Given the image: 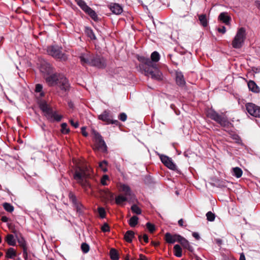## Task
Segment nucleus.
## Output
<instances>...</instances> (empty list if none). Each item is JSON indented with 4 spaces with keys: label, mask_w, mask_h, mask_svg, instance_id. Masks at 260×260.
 Listing matches in <instances>:
<instances>
[{
    "label": "nucleus",
    "mask_w": 260,
    "mask_h": 260,
    "mask_svg": "<svg viewBox=\"0 0 260 260\" xmlns=\"http://www.w3.org/2000/svg\"><path fill=\"white\" fill-rule=\"evenodd\" d=\"M160 58L159 53L154 51L151 55V60L149 58L141 57L140 60L144 63L143 69L145 75L150 76L152 79L156 80H162V73L157 69L155 62Z\"/></svg>",
    "instance_id": "obj_1"
},
{
    "label": "nucleus",
    "mask_w": 260,
    "mask_h": 260,
    "mask_svg": "<svg viewBox=\"0 0 260 260\" xmlns=\"http://www.w3.org/2000/svg\"><path fill=\"white\" fill-rule=\"evenodd\" d=\"M90 171L84 166H77L75 169L74 179L85 190L90 187L88 178L90 176Z\"/></svg>",
    "instance_id": "obj_2"
},
{
    "label": "nucleus",
    "mask_w": 260,
    "mask_h": 260,
    "mask_svg": "<svg viewBox=\"0 0 260 260\" xmlns=\"http://www.w3.org/2000/svg\"><path fill=\"white\" fill-rule=\"evenodd\" d=\"M46 81L49 86H58L61 90L67 91L69 90L70 85L67 79L62 75L53 73L48 75Z\"/></svg>",
    "instance_id": "obj_3"
},
{
    "label": "nucleus",
    "mask_w": 260,
    "mask_h": 260,
    "mask_svg": "<svg viewBox=\"0 0 260 260\" xmlns=\"http://www.w3.org/2000/svg\"><path fill=\"white\" fill-rule=\"evenodd\" d=\"M207 116L215 121L223 127L228 126L230 122L224 114L220 115L212 109H208L206 111Z\"/></svg>",
    "instance_id": "obj_4"
},
{
    "label": "nucleus",
    "mask_w": 260,
    "mask_h": 260,
    "mask_svg": "<svg viewBox=\"0 0 260 260\" xmlns=\"http://www.w3.org/2000/svg\"><path fill=\"white\" fill-rule=\"evenodd\" d=\"M246 36L245 29L244 27L239 28L232 42L233 47L236 49L241 48L244 43Z\"/></svg>",
    "instance_id": "obj_5"
},
{
    "label": "nucleus",
    "mask_w": 260,
    "mask_h": 260,
    "mask_svg": "<svg viewBox=\"0 0 260 260\" xmlns=\"http://www.w3.org/2000/svg\"><path fill=\"white\" fill-rule=\"evenodd\" d=\"M47 52L49 55L61 61H65L68 58L67 55L62 52V48L57 46L48 47Z\"/></svg>",
    "instance_id": "obj_6"
},
{
    "label": "nucleus",
    "mask_w": 260,
    "mask_h": 260,
    "mask_svg": "<svg viewBox=\"0 0 260 260\" xmlns=\"http://www.w3.org/2000/svg\"><path fill=\"white\" fill-rule=\"evenodd\" d=\"M92 134L93 135V138L96 143L97 148L102 151H106L107 146L100 134L94 129L92 130Z\"/></svg>",
    "instance_id": "obj_7"
},
{
    "label": "nucleus",
    "mask_w": 260,
    "mask_h": 260,
    "mask_svg": "<svg viewBox=\"0 0 260 260\" xmlns=\"http://www.w3.org/2000/svg\"><path fill=\"white\" fill-rule=\"evenodd\" d=\"M246 109L248 113L255 117L260 118V107L254 104L249 103L246 104Z\"/></svg>",
    "instance_id": "obj_8"
},
{
    "label": "nucleus",
    "mask_w": 260,
    "mask_h": 260,
    "mask_svg": "<svg viewBox=\"0 0 260 260\" xmlns=\"http://www.w3.org/2000/svg\"><path fill=\"white\" fill-rule=\"evenodd\" d=\"M112 116L110 114L109 111H104L101 114L99 115V119L105 121L107 124H115L117 125L119 123L118 121L117 120H112Z\"/></svg>",
    "instance_id": "obj_9"
},
{
    "label": "nucleus",
    "mask_w": 260,
    "mask_h": 260,
    "mask_svg": "<svg viewBox=\"0 0 260 260\" xmlns=\"http://www.w3.org/2000/svg\"><path fill=\"white\" fill-rule=\"evenodd\" d=\"M90 66L103 68L106 67V61L104 58L99 56H92Z\"/></svg>",
    "instance_id": "obj_10"
},
{
    "label": "nucleus",
    "mask_w": 260,
    "mask_h": 260,
    "mask_svg": "<svg viewBox=\"0 0 260 260\" xmlns=\"http://www.w3.org/2000/svg\"><path fill=\"white\" fill-rule=\"evenodd\" d=\"M160 159L162 162L170 169L172 170L176 169V166L171 158L166 155H162L160 156Z\"/></svg>",
    "instance_id": "obj_11"
},
{
    "label": "nucleus",
    "mask_w": 260,
    "mask_h": 260,
    "mask_svg": "<svg viewBox=\"0 0 260 260\" xmlns=\"http://www.w3.org/2000/svg\"><path fill=\"white\" fill-rule=\"evenodd\" d=\"M38 104L41 110L44 112V115L46 117L47 115L49 116V113L52 110V109L47 104L46 102L44 100H40L38 102Z\"/></svg>",
    "instance_id": "obj_12"
},
{
    "label": "nucleus",
    "mask_w": 260,
    "mask_h": 260,
    "mask_svg": "<svg viewBox=\"0 0 260 260\" xmlns=\"http://www.w3.org/2000/svg\"><path fill=\"white\" fill-rule=\"evenodd\" d=\"M92 56L90 53L86 52L85 53H82L80 56V61L82 64L85 65L88 64L90 65L91 62V58Z\"/></svg>",
    "instance_id": "obj_13"
},
{
    "label": "nucleus",
    "mask_w": 260,
    "mask_h": 260,
    "mask_svg": "<svg viewBox=\"0 0 260 260\" xmlns=\"http://www.w3.org/2000/svg\"><path fill=\"white\" fill-rule=\"evenodd\" d=\"M165 238L167 243L173 244L175 242H179V239L181 238V236L177 234L171 235L169 233H167L165 234Z\"/></svg>",
    "instance_id": "obj_14"
},
{
    "label": "nucleus",
    "mask_w": 260,
    "mask_h": 260,
    "mask_svg": "<svg viewBox=\"0 0 260 260\" xmlns=\"http://www.w3.org/2000/svg\"><path fill=\"white\" fill-rule=\"evenodd\" d=\"M40 70L42 73H44L48 75L53 73V69L52 66L47 62H44L41 64Z\"/></svg>",
    "instance_id": "obj_15"
},
{
    "label": "nucleus",
    "mask_w": 260,
    "mask_h": 260,
    "mask_svg": "<svg viewBox=\"0 0 260 260\" xmlns=\"http://www.w3.org/2000/svg\"><path fill=\"white\" fill-rule=\"evenodd\" d=\"M109 8L114 14L116 15L120 14L123 11L122 7L118 4H111L109 6Z\"/></svg>",
    "instance_id": "obj_16"
},
{
    "label": "nucleus",
    "mask_w": 260,
    "mask_h": 260,
    "mask_svg": "<svg viewBox=\"0 0 260 260\" xmlns=\"http://www.w3.org/2000/svg\"><path fill=\"white\" fill-rule=\"evenodd\" d=\"M49 116L47 115L46 118L50 121H59L62 118V116L58 114L56 112L53 111L52 110L49 113Z\"/></svg>",
    "instance_id": "obj_17"
},
{
    "label": "nucleus",
    "mask_w": 260,
    "mask_h": 260,
    "mask_svg": "<svg viewBox=\"0 0 260 260\" xmlns=\"http://www.w3.org/2000/svg\"><path fill=\"white\" fill-rule=\"evenodd\" d=\"M218 19L225 24L229 25L231 20V18L228 15V13L222 12L219 14Z\"/></svg>",
    "instance_id": "obj_18"
},
{
    "label": "nucleus",
    "mask_w": 260,
    "mask_h": 260,
    "mask_svg": "<svg viewBox=\"0 0 260 260\" xmlns=\"http://www.w3.org/2000/svg\"><path fill=\"white\" fill-rule=\"evenodd\" d=\"M176 81L178 85L183 86L185 84L184 76L181 72H177L176 76Z\"/></svg>",
    "instance_id": "obj_19"
},
{
    "label": "nucleus",
    "mask_w": 260,
    "mask_h": 260,
    "mask_svg": "<svg viewBox=\"0 0 260 260\" xmlns=\"http://www.w3.org/2000/svg\"><path fill=\"white\" fill-rule=\"evenodd\" d=\"M178 242H179L184 248L188 249L190 251H193V248L190 245L188 241L182 236H181V238L179 239Z\"/></svg>",
    "instance_id": "obj_20"
},
{
    "label": "nucleus",
    "mask_w": 260,
    "mask_h": 260,
    "mask_svg": "<svg viewBox=\"0 0 260 260\" xmlns=\"http://www.w3.org/2000/svg\"><path fill=\"white\" fill-rule=\"evenodd\" d=\"M248 86L249 89L253 92L258 93L259 92V87L253 81L250 80L248 83Z\"/></svg>",
    "instance_id": "obj_21"
},
{
    "label": "nucleus",
    "mask_w": 260,
    "mask_h": 260,
    "mask_svg": "<svg viewBox=\"0 0 260 260\" xmlns=\"http://www.w3.org/2000/svg\"><path fill=\"white\" fill-rule=\"evenodd\" d=\"M1 220L4 222H8V226L9 229L11 230L13 233H15V225L12 222H10L11 220L7 217L5 216H2Z\"/></svg>",
    "instance_id": "obj_22"
},
{
    "label": "nucleus",
    "mask_w": 260,
    "mask_h": 260,
    "mask_svg": "<svg viewBox=\"0 0 260 260\" xmlns=\"http://www.w3.org/2000/svg\"><path fill=\"white\" fill-rule=\"evenodd\" d=\"M6 242L11 246H15L16 245V241L14 236L12 234H8L5 238Z\"/></svg>",
    "instance_id": "obj_23"
},
{
    "label": "nucleus",
    "mask_w": 260,
    "mask_h": 260,
    "mask_svg": "<svg viewBox=\"0 0 260 260\" xmlns=\"http://www.w3.org/2000/svg\"><path fill=\"white\" fill-rule=\"evenodd\" d=\"M134 235L135 233L133 231H128L125 234L124 238L126 242L131 243L132 241L133 238L134 237Z\"/></svg>",
    "instance_id": "obj_24"
},
{
    "label": "nucleus",
    "mask_w": 260,
    "mask_h": 260,
    "mask_svg": "<svg viewBox=\"0 0 260 260\" xmlns=\"http://www.w3.org/2000/svg\"><path fill=\"white\" fill-rule=\"evenodd\" d=\"M17 242L19 243V246L24 249V248H27V243L24 238L21 236L20 237H17Z\"/></svg>",
    "instance_id": "obj_25"
},
{
    "label": "nucleus",
    "mask_w": 260,
    "mask_h": 260,
    "mask_svg": "<svg viewBox=\"0 0 260 260\" xmlns=\"http://www.w3.org/2000/svg\"><path fill=\"white\" fill-rule=\"evenodd\" d=\"M16 256V252L13 248H9L7 252L6 257L9 258H14Z\"/></svg>",
    "instance_id": "obj_26"
},
{
    "label": "nucleus",
    "mask_w": 260,
    "mask_h": 260,
    "mask_svg": "<svg viewBox=\"0 0 260 260\" xmlns=\"http://www.w3.org/2000/svg\"><path fill=\"white\" fill-rule=\"evenodd\" d=\"M77 3L78 5L85 12H86L88 9L90 8L88 7L86 3L83 0H77Z\"/></svg>",
    "instance_id": "obj_27"
},
{
    "label": "nucleus",
    "mask_w": 260,
    "mask_h": 260,
    "mask_svg": "<svg viewBox=\"0 0 260 260\" xmlns=\"http://www.w3.org/2000/svg\"><path fill=\"white\" fill-rule=\"evenodd\" d=\"M85 13L88 14L94 21H96L98 20L99 18L97 14L95 11L91 9L90 8H89Z\"/></svg>",
    "instance_id": "obj_28"
},
{
    "label": "nucleus",
    "mask_w": 260,
    "mask_h": 260,
    "mask_svg": "<svg viewBox=\"0 0 260 260\" xmlns=\"http://www.w3.org/2000/svg\"><path fill=\"white\" fill-rule=\"evenodd\" d=\"M174 255L178 257H180L182 256V248L180 245L176 244L174 246Z\"/></svg>",
    "instance_id": "obj_29"
},
{
    "label": "nucleus",
    "mask_w": 260,
    "mask_h": 260,
    "mask_svg": "<svg viewBox=\"0 0 260 260\" xmlns=\"http://www.w3.org/2000/svg\"><path fill=\"white\" fill-rule=\"evenodd\" d=\"M85 32L86 35L92 40H95L96 37L94 34L93 30L88 27H86L85 29Z\"/></svg>",
    "instance_id": "obj_30"
},
{
    "label": "nucleus",
    "mask_w": 260,
    "mask_h": 260,
    "mask_svg": "<svg viewBox=\"0 0 260 260\" xmlns=\"http://www.w3.org/2000/svg\"><path fill=\"white\" fill-rule=\"evenodd\" d=\"M233 175L237 178L241 177L243 174L242 170L239 167L233 168Z\"/></svg>",
    "instance_id": "obj_31"
},
{
    "label": "nucleus",
    "mask_w": 260,
    "mask_h": 260,
    "mask_svg": "<svg viewBox=\"0 0 260 260\" xmlns=\"http://www.w3.org/2000/svg\"><path fill=\"white\" fill-rule=\"evenodd\" d=\"M121 190L124 192L125 196L129 197L131 196L130 188L126 185L123 184L121 186Z\"/></svg>",
    "instance_id": "obj_32"
},
{
    "label": "nucleus",
    "mask_w": 260,
    "mask_h": 260,
    "mask_svg": "<svg viewBox=\"0 0 260 260\" xmlns=\"http://www.w3.org/2000/svg\"><path fill=\"white\" fill-rule=\"evenodd\" d=\"M69 199L75 205L77 206V211H79L81 210V205L79 206L77 203V199L76 196L72 193H69Z\"/></svg>",
    "instance_id": "obj_33"
},
{
    "label": "nucleus",
    "mask_w": 260,
    "mask_h": 260,
    "mask_svg": "<svg viewBox=\"0 0 260 260\" xmlns=\"http://www.w3.org/2000/svg\"><path fill=\"white\" fill-rule=\"evenodd\" d=\"M127 197L125 196L119 195L115 199L116 203L118 205L121 204L123 202L127 201Z\"/></svg>",
    "instance_id": "obj_34"
},
{
    "label": "nucleus",
    "mask_w": 260,
    "mask_h": 260,
    "mask_svg": "<svg viewBox=\"0 0 260 260\" xmlns=\"http://www.w3.org/2000/svg\"><path fill=\"white\" fill-rule=\"evenodd\" d=\"M199 19L200 21L201 24L204 26L206 27L208 25V21L205 14H202L199 15Z\"/></svg>",
    "instance_id": "obj_35"
},
{
    "label": "nucleus",
    "mask_w": 260,
    "mask_h": 260,
    "mask_svg": "<svg viewBox=\"0 0 260 260\" xmlns=\"http://www.w3.org/2000/svg\"><path fill=\"white\" fill-rule=\"evenodd\" d=\"M138 220L137 216H133L129 219L128 223L131 227H135L138 224Z\"/></svg>",
    "instance_id": "obj_36"
},
{
    "label": "nucleus",
    "mask_w": 260,
    "mask_h": 260,
    "mask_svg": "<svg viewBox=\"0 0 260 260\" xmlns=\"http://www.w3.org/2000/svg\"><path fill=\"white\" fill-rule=\"evenodd\" d=\"M110 257L112 260H118L119 256L117 250L112 248L110 251Z\"/></svg>",
    "instance_id": "obj_37"
},
{
    "label": "nucleus",
    "mask_w": 260,
    "mask_h": 260,
    "mask_svg": "<svg viewBox=\"0 0 260 260\" xmlns=\"http://www.w3.org/2000/svg\"><path fill=\"white\" fill-rule=\"evenodd\" d=\"M3 207L6 211L9 212H12L14 209V207L8 203H4L3 204Z\"/></svg>",
    "instance_id": "obj_38"
},
{
    "label": "nucleus",
    "mask_w": 260,
    "mask_h": 260,
    "mask_svg": "<svg viewBox=\"0 0 260 260\" xmlns=\"http://www.w3.org/2000/svg\"><path fill=\"white\" fill-rule=\"evenodd\" d=\"M131 210L134 213L138 215L141 214L142 212L141 209L136 205H133L131 207Z\"/></svg>",
    "instance_id": "obj_39"
},
{
    "label": "nucleus",
    "mask_w": 260,
    "mask_h": 260,
    "mask_svg": "<svg viewBox=\"0 0 260 260\" xmlns=\"http://www.w3.org/2000/svg\"><path fill=\"white\" fill-rule=\"evenodd\" d=\"M81 248L83 253H86L89 251L90 247L89 245L86 243H83L81 244Z\"/></svg>",
    "instance_id": "obj_40"
},
{
    "label": "nucleus",
    "mask_w": 260,
    "mask_h": 260,
    "mask_svg": "<svg viewBox=\"0 0 260 260\" xmlns=\"http://www.w3.org/2000/svg\"><path fill=\"white\" fill-rule=\"evenodd\" d=\"M207 219L209 221H213L215 219V214L211 211H209L206 213Z\"/></svg>",
    "instance_id": "obj_41"
},
{
    "label": "nucleus",
    "mask_w": 260,
    "mask_h": 260,
    "mask_svg": "<svg viewBox=\"0 0 260 260\" xmlns=\"http://www.w3.org/2000/svg\"><path fill=\"white\" fill-rule=\"evenodd\" d=\"M43 89V86L42 85L40 84H38L36 85L35 91L36 92H40V96H43L44 95V93L42 91Z\"/></svg>",
    "instance_id": "obj_42"
},
{
    "label": "nucleus",
    "mask_w": 260,
    "mask_h": 260,
    "mask_svg": "<svg viewBox=\"0 0 260 260\" xmlns=\"http://www.w3.org/2000/svg\"><path fill=\"white\" fill-rule=\"evenodd\" d=\"M107 161L104 160L99 164V167L101 169V170L106 172L107 171Z\"/></svg>",
    "instance_id": "obj_43"
},
{
    "label": "nucleus",
    "mask_w": 260,
    "mask_h": 260,
    "mask_svg": "<svg viewBox=\"0 0 260 260\" xmlns=\"http://www.w3.org/2000/svg\"><path fill=\"white\" fill-rule=\"evenodd\" d=\"M68 125L66 123H63L61 124V131L63 134H68L70 132L69 128L67 127Z\"/></svg>",
    "instance_id": "obj_44"
},
{
    "label": "nucleus",
    "mask_w": 260,
    "mask_h": 260,
    "mask_svg": "<svg viewBox=\"0 0 260 260\" xmlns=\"http://www.w3.org/2000/svg\"><path fill=\"white\" fill-rule=\"evenodd\" d=\"M147 228L149 230V231L152 233H153L155 230V225L150 222H147L146 224Z\"/></svg>",
    "instance_id": "obj_45"
},
{
    "label": "nucleus",
    "mask_w": 260,
    "mask_h": 260,
    "mask_svg": "<svg viewBox=\"0 0 260 260\" xmlns=\"http://www.w3.org/2000/svg\"><path fill=\"white\" fill-rule=\"evenodd\" d=\"M104 197L107 200H112L113 198V194L109 191H107L105 192Z\"/></svg>",
    "instance_id": "obj_46"
},
{
    "label": "nucleus",
    "mask_w": 260,
    "mask_h": 260,
    "mask_svg": "<svg viewBox=\"0 0 260 260\" xmlns=\"http://www.w3.org/2000/svg\"><path fill=\"white\" fill-rule=\"evenodd\" d=\"M6 159L7 161V164H9L10 165L14 163L16 160L15 157H12L10 155H8Z\"/></svg>",
    "instance_id": "obj_47"
},
{
    "label": "nucleus",
    "mask_w": 260,
    "mask_h": 260,
    "mask_svg": "<svg viewBox=\"0 0 260 260\" xmlns=\"http://www.w3.org/2000/svg\"><path fill=\"white\" fill-rule=\"evenodd\" d=\"M101 230L103 232L110 231V228L108 223H105L101 227Z\"/></svg>",
    "instance_id": "obj_48"
},
{
    "label": "nucleus",
    "mask_w": 260,
    "mask_h": 260,
    "mask_svg": "<svg viewBox=\"0 0 260 260\" xmlns=\"http://www.w3.org/2000/svg\"><path fill=\"white\" fill-rule=\"evenodd\" d=\"M98 212L102 218H104L106 215V212L105 209L103 208L100 207L98 208Z\"/></svg>",
    "instance_id": "obj_49"
},
{
    "label": "nucleus",
    "mask_w": 260,
    "mask_h": 260,
    "mask_svg": "<svg viewBox=\"0 0 260 260\" xmlns=\"http://www.w3.org/2000/svg\"><path fill=\"white\" fill-rule=\"evenodd\" d=\"M109 179V177L108 175H105L103 176V177L101 179V183L103 185H107V180H108Z\"/></svg>",
    "instance_id": "obj_50"
},
{
    "label": "nucleus",
    "mask_w": 260,
    "mask_h": 260,
    "mask_svg": "<svg viewBox=\"0 0 260 260\" xmlns=\"http://www.w3.org/2000/svg\"><path fill=\"white\" fill-rule=\"evenodd\" d=\"M119 118L122 121H125L127 119V116L124 113H121L119 115Z\"/></svg>",
    "instance_id": "obj_51"
},
{
    "label": "nucleus",
    "mask_w": 260,
    "mask_h": 260,
    "mask_svg": "<svg viewBox=\"0 0 260 260\" xmlns=\"http://www.w3.org/2000/svg\"><path fill=\"white\" fill-rule=\"evenodd\" d=\"M23 257L25 260H27L28 259L27 248H24L23 249Z\"/></svg>",
    "instance_id": "obj_52"
},
{
    "label": "nucleus",
    "mask_w": 260,
    "mask_h": 260,
    "mask_svg": "<svg viewBox=\"0 0 260 260\" xmlns=\"http://www.w3.org/2000/svg\"><path fill=\"white\" fill-rule=\"evenodd\" d=\"M71 124L75 128H77L79 126V123L77 121L74 122L73 120H70Z\"/></svg>",
    "instance_id": "obj_53"
},
{
    "label": "nucleus",
    "mask_w": 260,
    "mask_h": 260,
    "mask_svg": "<svg viewBox=\"0 0 260 260\" xmlns=\"http://www.w3.org/2000/svg\"><path fill=\"white\" fill-rule=\"evenodd\" d=\"M81 133H82V134L84 137H87L88 136V133L86 131V127L84 126H83L81 128Z\"/></svg>",
    "instance_id": "obj_54"
},
{
    "label": "nucleus",
    "mask_w": 260,
    "mask_h": 260,
    "mask_svg": "<svg viewBox=\"0 0 260 260\" xmlns=\"http://www.w3.org/2000/svg\"><path fill=\"white\" fill-rule=\"evenodd\" d=\"M218 31L222 34H224L226 32V28L224 26H222L221 28H218Z\"/></svg>",
    "instance_id": "obj_55"
},
{
    "label": "nucleus",
    "mask_w": 260,
    "mask_h": 260,
    "mask_svg": "<svg viewBox=\"0 0 260 260\" xmlns=\"http://www.w3.org/2000/svg\"><path fill=\"white\" fill-rule=\"evenodd\" d=\"M192 236L197 240H199L200 238L199 234L196 232L192 233Z\"/></svg>",
    "instance_id": "obj_56"
},
{
    "label": "nucleus",
    "mask_w": 260,
    "mask_h": 260,
    "mask_svg": "<svg viewBox=\"0 0 260 260\" xmlns=\"http://www.w3.org/2000/svg\"><path fill=\"white\" fill-rule=\"evenodd\" d=\"M139 260H147V258L145 255L140 254L139 255Z\"/></svg>",
    "instance_id": "obj_57"
},
{
    "label": "nucleus",
    "mask_w": 260,
    "mask_h": 260,
    "mask_svg": "<svg viewBox=\"0 0 260 260\" xmlns=\"http://www.w3.org/2000/svg\"><path fill=\"white\" fill-rule=\"evenodd\" d=\"M216 243L218 245V246H220L222 243V240L220 239H216L215 240Z\"/></svg>",
    "instance_id": "obj_58"
},
{
    "label": "nucleus",
    "mask_w": 260,
    "mask_h": 260,
    "mask_svg": "<svg viewBox=\"0 0 260 260\" xmlns=\"http://www.w3.org/2000/svg\"><path fill=\"white\" fill-rule=\"evenodd\" d=\"M143 238L145 243L148 242V237L146 234H144Z\"/></svg>",
    "instance_id": "obj_59"
},
{
    "label": "nucleus",
    "mask_w": 260,
    "mask_h": 260,
    "mask_svg": "<svg viewBox=\"0 0 260 260\" xmlns=\"http://www.w3.org/2000/svg\"><path fill=\"white\" fill-rule=\"evenodd\" d=\"M184 220L183 219H180V220H179L178 221V224L181 226H184Z\"/></svg>",
    "instance_id": "obj_60"
},
{
    "label": "nucleus",
    "mask_w": 260,
    "mask_h": 260,
    "mask_svg": "<svg viewBox=\"0 0 260 260\" xmlns=\"http://www.w3.org/2000/svg\"><path fill=\"white\" fill-rule=\"evenodd\" d=\"M239 260H246L245 255L243 253L240 254Z\"/></svg>",
    "instance_id": "obj_61"
},
{
    "label": "nucleus",
    "mask_w": 260,
    "mask_h": 260,
    "mask_svg": "<svg viewBox=\"0 0 260 260\" xmlns=\"http://www.w3.org/2000/svg\"><path fill=\"white\" fill-rule=\"evenodd\" d=\"M255 5L256 7L260 10V1L255 2Z\"/></svg>",
    "instance_id": "obj_62"
},
{
    "label": "nucleus",
    "mask_w": 260,
    "mask_h": 260,
    "mask_svg": "<svg viewBox=\"0 0 260 260\" xmlns=\"http://www.w3.org/2000/svg\"><path fill=\"white\" fill-rule=\"evenodd\" d=\"M151 244L154 246H157L159 245V243L158 242H154V241H152L151 242Z\"/></svg>",
    "instance_id": "obj_63"
},
{
    "label": "nucleus",
    "mask_w": 260,
    "mask_h": 260,
    "mask_svg": "<svg viewBox=\"0 0 260 260\" xmlns=\"http://www.w3.org/2000/svg\"><path fill=\"white\" fill-rule=\"evenodd\" d=\"M68 105L70 108H72L73 107V104L72 102H69Z\"/></svg>",
    "instance_id": "obj_64"
}]
</instances>
